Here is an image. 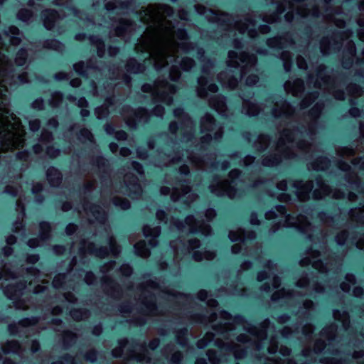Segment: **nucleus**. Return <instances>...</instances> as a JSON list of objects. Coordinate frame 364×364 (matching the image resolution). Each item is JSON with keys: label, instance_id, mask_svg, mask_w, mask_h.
<instances>
[{"label": "nucleus", "instance_id": "27", "mask_svg": "<svg viewBox=\"0 0 364 364\" xmlns=\"http://www.w3.org/2000/svg\"><path fill=\"white\" fill-rule=\"evenodd\" d=\"M2 350L5 353H13L16 354H20L21 348L18 342L11 341H9L4 346L2 347Z\"/></svg>", "mask_w": 364, "mask_h": 364}, {"label": "nucleus", "instance_id": "7", "mask_svg": "<svg viewBox=\"0 0 364 364\" xmlns=\"http://www.w3.org/2000/svg\"><path fill=\"white\" fill-rule=\"evenodd\" d=\"M228 66L232 68L240 67V77L245 75L247 70L253 68L257 63L255 55H249L242 53L238 55L235 51H230L228 53Z\"/></svg>", "mask_w": 364, "mask_h": 364}, {"label": "nucleus", "instance_id": "11", "mask_svg": "<svg viewBox=\"0 0 364 364\" xmlns=\"http://www.w3.org/2000/svg\"><path fill=\"white\" fill-rule=\"evenodd\" d=\"M161 193L163 195L171 194V199L174 201L178 200H184L186 203L189 202V198H191V200L195 198L194 194L191 192V188L188 186H181V190H178V187L174 188L172 191L169 187H162L161 188Z\"/></svg>", "mask_w": 364, "mask_h": 364}, {"label": "nucleus", "instance_id": "37", "mask_svg": "<svg viewBox=\"0 0 364 364\" xmlns=\"http://www.w3.org/2000/svg\"><path fill=\"white\" fill-rule=\"evenodd\" d=\"M267 45L271 48H283L282 38L280 37H275L270 38L267 41Z\"/></svg>", "mask_w": 364, "mask_h": 364}, {"label": "nucleus", "instance_id": "36", "mask_svg": "<svg viewBox=\"0 0 364 364\" xmlns=\"http://www.w3.org/2000/svg\"><path fill=\"white\" fill-rule=\"evenodd\" d=\"M27 58V53L25 50H20L15 58V64L18 66L23 65L26 63Z\"/></svg>", "mask_w": 364, "mask_h": 364}, {"label": "nucleus", "instance_id": "34", "mask_svg": "<svg viewBox=\"0 0 364 364\" xmlns=\"http://www.w3.org/2000/svg\"><path fill=\"white\" fill-rule=\"evenodd\" d=\"M129 176H126L124 178V181L127 183V188L132 191L134 190V191H140L141 187L138 183V179L136 177H133L132 181H128Z\"/></svg>", "mask_w": 364, "mask_h": 364}, {"label": "nucleus", "instance_id": "20", "mask_svg": "<svg viewBox=\"0 0 364 364\" xmlns=\"http://www.w3.org/2000/svg\"><path fill=\"white\" fill-rule=\"evenodd\" d=\"M210 106L220 114H225L226 105L224 98L222 97H216L210 100Z\"/></svg>", "mask_w": 364, "mask_h": 364}, {"label": "nucleus", "instance_id": "57", "mask_svg": "<svg viewBox=\"0 0 364 364\" xmlns=\"http://www.w3.org/2000/svg\"><path fill=\"white\" fill-rule=\"evenodd\" d=\"M64 279V276L58 275L55 277L53 281V284L55 287L58 288L61 286V279Z\"/></svg>", "mask_w": 364, "mask_h": 364}, {"label": "nucleus", "instance_id": "56", "mask_svg": "<svg viewBox=\"0 0 364 364\" xmlns=\"http://www.w3.org/2000/svg\"><path fill=\"white\" fill-rule=\"evenodd\" d=\"M80 134L82 136H83L85 139H87L88 141H92L93 136L88 129H82L80 132Z\"/></svg>", "mask_w": 364, "mask_h": 364}, {"label": "nucleus", "instance_id": "46", "mask_svg": "<svg viewBox=\"0 0 364 364\" xmlns=\"http://www.w3.org/2000/svg\"><path fill=\"white\" fill-rule=\"evenodd\" d=\"M40 227L42 231V237L46 238L48 236V233L50 230L49 223L43 222L41 223Z\"/></svg>", "mask_w": 364, "mask_h": 364}, {"label": "nucleus", "instance_id": "17", "mask_svg": "<svg viewBox=\"0 0 364 364\" xmlns=\"http://www.w3.org/2000/svg\"><path fill=\"white\" fill-rule=\"evenodd\" d=\"M43 18L45 27L51 30L60 18V15L54 10H46L43 12Z\"/></svg>", "mask_w": 364, "mask_h": 364}, {"label": "nucleus", "instance_id": "53", "mask_svg": "<svg viewBox=\"0 0 364 364\" xmlns=\"http://www.w3.org/2000/svg\"><path fill=\"white\" fill-rule=\"evenodd\" d=\"M90 251L100 257H104L108 254V250L106 248L100 249L99 250H90Z\"/></svg>", "mask_w": 364, "mask_h": 364}, {"label": "nucleus", "instance_id": "13", "mask_svg": "<svg viewBox=\"0 0 364 364\" xmlns=\"http://www.w3.org/2000/svg\"><path fill=\"white\" fill-rule=\"evenodd\" d=\"M319 256L320 253L318 252H314L309 257H307L301 260V264H311L314 269L318 270L319 272H327V264H324L323 262L321 261V259H317V257Z\"/></svg>", "mask_w": 364, "mask_h": 364}, {"label": "nucleus", "instance_id": "50", "mask_svg": "<svg viewBox=\"0 0 364 364\" xmlns=\"http://www.w3.org/2000/svg\"><path fill=\"white\" fill-rule=\"evenodd\" d=\"M296 63H297V65L298 67L300 68V69H306L307 68V65H306V60L304 58H302L301 56H299L297 58H296Z\"/></svg>", "mask_w": 364, "mask_h": 364}, {"label": "nucleus", "instance_id": "39", "mask_svg": "<svg viewBox=\"0 0 364 364\" xmlns=\"http://www.w3.org/2000/svg\"><path fill=\"white\" fill-rule=\"evenodd\" d=\"M213 338L212 333H207L204 338L199 340L197 343V346L199 348H203L206 346Z\"/></svg>", "mask_w": 364, "mask_h": 364}, {"label": "nucleus", "instance_id": "33", "mask_svg": "<svg viewBox=\"0 0 364 364\" xmlns=\"http://www.w3.org/2000/svg\"><path fill=\"white\" fill-rule=\"evenodd\" d=\"M355 284V277L351 274H348L346 276V282L341 284V289L345 292H348L350 289L351 285Z\"/></svg>", "mask_w": 364, "mask_h": 364}, {"label": "nucleus", "instance_id": "18", "mask_svg": "<svg viewBox=\"0 0 364 364\" xmlns=\"http://www.w3.org/2000/svg\"><path fill=\"white\" fill-rule=\"evenodd\" d=\"M26 284L20 282L16 285L9 284L4 289V293L11 299H15L22 294V291L25 289Z\"/></svg>", "mask_w": 364, "mask_h": 364}, {"label": "nucleus", "instance_id": "42", "mask_svg": "<svg viewBox=\"0 0 364 364\" xmlns=\"http://www.w3.org/2000/svg\"><path fill=\"white\" fill-rule=\"evenodd\" d=\"M291 293L289 291H286V290L284 289H282V290H280L277 292H274L273 294L272 299L277 300V299H279L280 298L291 297Z\"/></svg>", "mask_w": 364, "mask_h": 364}, {"label": "nucleus", "instance_id": "55", "mask_svg": "<svg viewBox=\"0 0 364 364\" xmlns=\"http://www.w3.org/2000/svg\"><path fill=\"white\" fill-rule=\"evenodd\" d=\"M30 129L33 131H37L40 127V122L38 119L32 120L29 122Z\"/></svg>", "mask_w": 364, "mask_h": 364}, {"label": "nucleus", "instance_id": "44", "mask_svg": "<svg viewBox=\"0 0 364 364\" xmlns=\"http://www.w3.org/2000/svg\"><path fill=\"white\" fill-rule=\"evenodd\" d=\"M108 113H109V111H108V109L107 107L102 106L101 107H97L95 109V114L98 119L105 117V116H107L108 114Z\"/></svg>", "mask_w": 364, "mask_h": 364}, {"label": "nucleus", "instance_id": "22", "mask_svg": "<svg viewBox=\"0 0 364 364\" xmlns=\"http://www.w3.org/2000/svg\"><path fill=\"white\" fill-rule=\"evenodd\" d=\"M171 245L173 248L175 249L176 254L178 255L180 251L182 252H185L190 253L191 250H193L194 249H196L200 246V242L197 239L190 238L188 240V245H184L181 250L176 248L173 243H171Z\"/></svg>", "mask_w": 364, "mask_h": 364}, {"label": "nucleus", "instance_id": "26", "mask_svg": "<svg viewBox=\"0 0 364 364\" xmlns=\"http://www.w3.org/2000/svg\"><path fill=\"white\" fill-rule=\"evenodd\" d=\"M132 30V26L131 23L127 20L122 19L119 22V25L115 30V33L117 36H123L125 33L130 32Z\"/></svg>", "mask_w": 364, "mask_h": 364}, {"label": "nucleus", "instance_id": "4", "mask_svg": "<svg viewBox=\"0 0 364 364\" xmlns=\"http://www.w3.org/2000/svg\"><path fill=\"white\" fill-rule=\"evenodd\" d=\"M279 216L284 219V226L295 227L304 233H308L311 229V224L305 216L300 215L295 218L291 215H286V209L283 205H278L275 207V210H270L265 214L267 220Z\"/></svg>", "mask_w": 364, "mask_h": 364}, {"label": "nucleus", "instance_id": "14", "mask_svg": "<svg viewBox=\"0 0 364 364\" xmlns=\"http://www.w3.org/2000/svg\"><path fill=\"white\" fill-rule=\"evenodd\" d=\"M236 28L240 33H247L250 38H255L257 35L255 22L250 18H245L242 23H237Z\"/></svg>", "mask_w": 364, "mask_h": 364}, {"label": "nucleus", "instance_id": "41", "mask_svg": "<svg viewBox=\"0 0 364 364\" xmlns=\"http://www.w3.org/2000/svg\"><path fill=\"white\" fill-rule=\"evenodd\" d=\"M75 70L80 75H85L87 72V66L84 62H79L74 65Z\"/></svg>", "mask_w": 364, "mask_h": 364}, {"label": "nucleus", "instance_id": "1", "mask_svg": "<svg viewBox=\"0 0 364 364\" xmlns=\"http://www.w3.org/2000/svg\"><path fill=\"white\" fill-rule=\"evenodd\" d=\"M5 52L9 50L0 36V149L8 151L23 146L25 132L20 119L9 109L7 84L24 83L28 80L26 73L16 76L14 65L9 63Z\"/></svg>", "mask_w": 364, "mask_h": 364}, {"label": "nucleus", "instance_id": "48", "mask_svg": "<svg viewBox=\"0 0 364 364\" xmlns=\"http://www.w3.org/2000/svg\"><path fill=\"white\" fill-rule=\"evenodd\" d=\"M132 63H136L135 60H132L127 64V70L133 73H139L143 70V68L140 65H137L136 68H132L131 65Z\"/></svg>", "mask_w": 364, "mask_h": 364}, {"label": "nucleus", "instance_id": "6", "mask_svg": "<svg viewBox=\"0 0 364 364\" xmlns=\"http://www.w3.org/2000/svg\"><path fill=\"white\" fill-rule=\"evenodd\" d=\"M240 175L239 170H232L229 174V179L217 181L215 185L213 183L210 186L211 192L217 196H227L230 198H234L237 195L236 179L239 178Z\"/></svg>", "mask_w": 364, "mask_h": 364}, {"label": "nucleus", "instance_id": "59", "mask_svg": "<svg viewBox=\"0 0 364 364\" xmlns=\"http://www.w3.org/2000/svg\"><path fill=\"white\" fill-rule=\"evenodd\" d=\"M188 160L191 164H194L196 167H198V168L202 167L200 161L198 159L196 158L195 156L188 157Z\"/></svg>", "mask_w": 364, "mask_h": 364}, {"label": "nucleus", "instance_id": "60", "mask_svg": "<svg viewBox=\"0 0 364 364\" xmlns=\"http://www.w3.org/2000/svg\"><path fill=\"white\" fill-rule=\"evenodd\" d=\"M326 41L325 39H323L321 43V50L323 54H327L329 53L331 48H327L326 46Z\"/></svg>", "mask_w": 364, "mask_h": 364}, {"label": "nucleus", "instance_id": "47", "mask_svg": "<svg viewBox=\"0 0 364 364\" xmlns=\"http://www.w3.org/2000/svg\"><path fill=\"white\" fill-rule=\"evenodd\" d=\"M4 279L5 280H9L10 279H15V274L13 272L4 270L0 272V279Z\"/></svg>", "mask_w": 364, "mask_h": 364}, {"label": "nucleus", "instance_id": "24", "mask_svg": "<svg viewBox=\"0 0 364 364\" xmlns=\"http://www.w3.org/2000/svg\"><path fill=\"white\" fill-rule=\"evenodd\" d=\"M47 177L52 186H58L60 183V173L55 168L48 169Z\"/></svg>", "mask_w": 364, "mask_h": 364}, {"label": "nucleus", "instance_id": "3", "mask_svg": "<svg viewBox=\"0 0 364 364\" xmlns=\"http://www.w3.org/2000/svg\"><path fill=\"white\" fill-rule=\"evenodd\" d=\"M297 149L303 151H309L305 141H295V132L289 129H285L282 132L277 143V151L279 156L265 157L262 164L267 166H273L278 164L282 157L286 159L293 158L295 156L294 149Z\"/></svg>", "mask_w": 364, "mask_h": 364}, {"label": "nucleus", "instance_id": "15", "mask_svg": "<svg viewBox=\"0 0 364 364\" xmlns=\"http://www.w3.org/2000/svg\"><path fill=\"white\" fill-rule=\"evenodd\" d=\"M198 94L200 97H206L208 91L212 93H215L218 91V86L213 83H209V81L204 76L198 79Z\"/></svg>", "mask_w": 364, "mask_h": 364}, {"label": "nucleus", "instance_id": "21", "mask_svg": "<svg viewBox=\"0 0 364 364\" xmlns=\"http://www.w3.org/2000/svg\"><path fill=\"white\" fill-rule=\"evenodd\" d=\"M227 75V73H220L218 77V80L223 86L230 89H234L238 84V77L236 76H230L225 80V78L228 77Z\"/></svg>", "mask_w": 364, "mask_h": 364}, {"label": "nucleus", "instance_id": "62", "mask_svg": "<svg viewBox=\"0 0 364 364\" xmlns=\"http://www.w3.org/2000/svg\"><path fill=\"white\" fill-rule=\"evenodd\" d=\"M198 297L201 301H205L208 299V294L205 290H201L198 292Z\"/></svg>", "mask_w": 364, "mask_h": 364}, {"label": "nucleus", "instance_id": "25", "mask_svg": "<svg viewBox=\"0 0 364 364\" xmlns=\"http://www.w3.org/2000/svg\"><path fill=\"white\" fill-rule=\"evenodd\" d=\"M243 111L247 115L255 116L259 113V108L256 104L244 100Z\"/></svg>", "mask_w": 364, "mask_h": 364}, {"label": "nucleus", "instance_id": "28", "mask_svg": "<svg viewBox=\"0 0 364 364\" xmlns=\"http://www.w3.org/2000/svg\"><path fill=\"white\" fill-rule=\"evenodd\" d=\"M136 254L142 257H147L150 255L149 248L144 241H139L134 245Z\"/></svg>", "mask_w": 364, "mask_h": 364}, {"label": "nucleus", "instance_id": "61", "mask_svg": "<svg viewBox=\"0 0 364 364\" xmlns=\"http://www.w3.org/2000/svg\"><path fill=\"white\" fill-rule=\"evenodd\" d=\"M77 230V226L74 224H69L67 227H66V233L68 235H72L73 233H74Z\"/></svg>", "mask_w": 364, "mask_h": 364}, {"label": "nucleus", "instance_id": "45", "mask_svg": "<svg viewBox=\"0 0 364 364\" xmlns=\"http://www.w3.org/2000/svg\"><path fill=\"white\" fill-rule=\"evenodd\" d=\"M31 16V11L28 10H26V9L21 10L18 14V18L23 21H28L30 19Z\"/></svg>", "mask_w": 364, "mask_h": 364}, {"label": "nucleus", "instance_id": "8", "mask_svg": "<svg viewBox=\"0 0 364 364\" xmlns=\"http://www.w3.org/2000/svg\"><path fill=\"white\" fill-rule=\"evenodd\" d=\"M173 225L182 231L188 230L191 232H200L204 235H208L211 230L208 224L203 221L198 220L193 216L187 217L184 224L179 221H176L173 223Z\"/></svg>", "mask_w": 364, "mask_h": 364}, {"label": "nucleus", "instance_id": "12", "mask_svg": "<svg viewBox=\"0 0 364 364\" xmlns=\"http://www.w3.org/2000/svg\"><path fill=\"white\" fill-rule=\"evenodd\" d=\"M294 192L300 200H306L310 198V193L313 189V182L295 181L293 183Z\"/></svg>", "mask_w": 364, "mask_h": 364}, {"label": "nucleus", "instance_id": "51", "mask_svg": "<svg viewBox=\"0 0 364 364\" xmlns=\"http://www.w3.org/2000/svg\"><path fill=\"white\" fill-rule=\"evenodd\" d=\"M282 60H284V68L286 70H288L289 63L291 61V57L289 53H283L282 55Z\"/></svg>", "mask_w": 364, "mask_h": 364}, {"label": "nucleus", "instance_id": "58", "mask_svg": "<svg viewBox=\"0 0 364 364\" xmlns=\"http://www.w3.org/2000/svg\"><path fill=\"white\" fill-rule=\"evenodd\" d=\"M132 165L133 169L134 171H136V173H138L139 174L143 173V168L140 164H139L137 162H133Z\"/></svg>", "mask_w": 364, "mask_h": 364}, {"label": "nucleus", "instance_id": "64", "mask_svg": "<svg viewBox=\"0 0 364 364\" xmlns=\"http://www.w3.org/2000/svg\"><path fill=\"white\" fill-rule=\"evenodd\" d=\"M115 137L119 140H124L127 139V134L124 131H119L116 132Z\"/></svg>", "mask_w": 364, "mask_h": 364}, {"label": "nucleus", "instance_id": "38", "mask_svg": "<svg viewBox=\"0 0 364 364\" xmlns=\"http://www.w3.org/2000/svg\"><path fill=\"white\" fill-rule=\"evenodd\" d=\"M114 203L116 206L120 207L123 210H127L130 207V203L128 200L121 198H115Z\"/></svg>", "mask_w": 364, "mask_h": 364}, {"label": "nucleus", "instance_id": "52", "mask_svg": "<svg viewBox=\"0 0 364 364\" xmlns=\"http://www.w3.org/2000/svg\"><path fill=\"white\" fill-rule=\"evenodd\" d=\"M46 153L50 157H55L59 154V150L55 149L53 147H47Z\"/></svg>", "mask_w": 364, "mask_h": 364}, {"label": "nucleus", "instance_id": "5", "mask_svg": "<svg viewBox=\"0 0 364 364\" xmlns=\"http://www.w3.org/2000/svg\"><path fill=\"white\" fill-rule=\"evenodd\" d=\"M141 89L144 92H150L155 100L161 101L167 105L172 103V95L176 90L173 85L164 80H159L154 85L145 84Z\"/></svg>", "mask_w": 364, "mask_h": 364}, {"label": "nucleus", "instance_id": "29", "mask_svg": "<svg viewBox=\"0 0 364 364\" xmlns=\"http://www.w3.org/2000/svg\"><path fill=\"white\" fill-rule=\"evenodd\" d=\"M272 114L275 117H279L282 115L289 117L291 114V112L289 108V105L286 103H282L281 107L279 109V105H277L276 107L272 110Z\"/></svg>", "mask_w": 364, "mask_h": 364}, {"label": "nucleus", "instance_id": "35", "mask_svg": "<svg viewBox=\"0 0 364 364\" xmlns=\"http://www.w3.org/2000/svg\"><path fill=\"white\" fill-rule=\"evenodd\" d=\"M295 83H296L297 87L295 90H291L290 87H289L290 82H287L285 83L286 90L287 92H291L293 95H296L299 92L302 91L304 89V83H303L302 80H297L295 82Z\"/></svg>", "mask_w": 364, "mask_h": 364}, {"label": "nucleus", "instance_id": "19", "mask_svg": "<svg viewBox=\"0 0 364 364\" xmlns=\"http://www.w3.org/2000/svg\"><path fill=\"white\" fill-rule=\"evenodd\" d=\"M144 235L146 237H151V238L149 240V245L151 247H154L156 245V237L159 235L161 232V229L159 227L150 228L148 225L144 226L143 229Z\"/></svg>", "mask_w": 364, "mask_h": 364}, {"label": "nucleus", "instance_id": "43", "mask_svg": "<svg viewBox=\"0 0 364 364\" xmlns=\"http://www.w3.org/2000/svg\"><path fill=\"white\" fill-rule=\"evenodd\" d=\"M348 237V232L346 231H343V232H340L339 234H338L336 240L338 245H343L347 242Z\"/></svg>", "mask_w": 364, "mask_h": 364}, {"label": "nucleus", "instance_id": "31", "mask_svg": "<svg viewBox=\"0 0 364 364\" xmlns=\"http://www.w3.org/2000/svg\"><path fill=\"white\" fill-rule=\"evenodd\" d=\"M193 257L196 261H201L203 259L211 260L215 257V253L211 251H205L203 253H201L200 251H195Z\"/></svg>", "mask_w": 364, "mask_h": 364}, {"label": "nucleus", "instance_id": "9", "mask_svg": "<svg viewBox=\"0 0 364 364\" xmlns=\"http://www.w3.org/2000/svg\"><path fill=\"white\" fill-rule=\"evenodd\" d=\"M202 132H207L202 137V143H206L213 138L218 139L222 136L223 132L220 127H218L215 119L210 114H205L201 120Z\"/></svg>", "mask_w": 364, "mask_h": 364}, {"label": "nucleus", "instance_id": "30", "mask_svg": "<svg viewBox=\"0 0 364 364\" xmlns=\"http://www.w3.org/2000/svg\"><path fill=\"white\" fill-rule=\"evenodd\" d=\"M9 33L12 35V36L5 35L6 38L10 41L12 46L18 44L21 41L20 38L17 36L19 34L18 29L15 26H11L9 28Z\"/></svg>", "mask_w": 364, "mask_h": 364}, {"label": "nucleus", "instance_id": "49", "mask_svg": "<svg viewBox=\"0 0 364 364\" xmlns=\"http://www.w3.org/2000/svg\"><path fill=\"white\" fill-rule=\"evenodd\" d=\"M258 81V77L257 75H250L247 77V80H246V83L247 85L251 86V85H253L255 84H256V82Z\"/></svg>", "mask_w": 364, "mask_h": 364}, {"label": "nucleus", "instance_id": "10", "mask_svg": "<svg viewBox=\"0 0 364 364\" xmlns=\"http://www.w3.org/2000/svg\"><path fill=\"white\" fill-rule=\"evenodd\" d=\"M283 3L285 4H288L289 11L285 14V18L287 21H291L293 19L294 14H297L302 17L312 15L314 16H318V11L317 9H314L311 11L309 9L302 8L303 4L301 5H296L297 0H293V1H287L284 0Z\"/></svg>", "mask_w": 364, "mask_h": 364}, {"label": "nucleus", "instance_id": "16", "mask_svg": "<svg viewBox=\"0 0 364 364\" xmlns=\"http://www.w3.org/2000/svg\"><path fill=\"white\" fill-rule=\"evenodd\" d=\"M312 195L315 199H321V198H323L324 196H331L332 197H333L335 198H341V193H337L336 191L333 192L332 190L331 189V188L328 185H326L323 183H319V188L315 189L313 191Z\"/></svg>", "mask_w": 364, "mask_h": 364}, {"label": "nucleus", "instance_id": "63", "mask_svg": "<svg viewBox=\"0 0 364 364\" xmlns=\"http://www.w3.org/2000/svg\"><path fill=\"white\" fill-rule=\"evenodd\" d=\"M121 271L125 276H129L132 273V269L129 265H123L121 267Z\"/></svg>", "mask_w": 364, "mask_h": 364}, {"label": "nucleus", "instance_id": "40", "mask_svg": "<svg viewBox=\"0 0 364 364\" xmlns=\"http://www.w3.org/2000/svg\"><path fill=\"white\" fill-rule=\"evenodd\" d=\"M181 75L180 70L176 64L172 65L170 68L169 76L172 81H176Z\"/></svg>", "mask_w": 364, "mask_h": 364}, {"label": "nucleus", "instance_id": "54", "mask_svg": "<svg viewBox=\"0 0 364 364\" xmlns=\"http://www.w3.org/2000/svg\"><path fill=\"white\" fill-rule=\"evenodd\" d=\"M164 113V108L161 105H157L153 110V114L158 117L163 116Z\"/></svg>", "mask_w": 364, "mask_h": 364}, {"label": "nucleus", "instance_id": "2", "mask_svg": "<svg viewBox=\"0 0 364 364\" xmlns=\"http://www.w3.org/2000/svg\"><path fill=\"white\" fill-rule=\"evenodd\" d=\"M159 30L162 31L161 36L158 39L154 51L150 52L149 48H146L150 57L154 63L155 68L159 70L170 63H179L181 68L188 70L194 65V61L189 58H183L178 60V53H188L191 45L188 43L187 34L184 29H178L173 31L170 26H164L159 24Z\"/></svg>", "mask_w": 364, "mask_h": 364}, {"label": "nucleus", "instance_id": "23", "mask_svg": "<svg viewBox=\"0 0 364 364\" xmlns=\"http://www.w3.org/2000/svg\"><path fill=\"white\" fill-rule=\"evenodd\" d=\"M229 237L232 241L239 240L244 243L246 239L255 237V234L252 232L248 236H246L245 231L240 229L237 231L231 230L229 233Z\"/></svg>", "mask_w": 364, "mask_h": 364}, {"label": "nucleus", "instance_id": "32", "mask_svg": "<svg viewBox=\"0 0 364 364\" xmlns=\"http://www.w3.org/2000/svg\"><path fill=\"white\" fill-rule=\"evenodd\" d=\"M90 212L92 214L93 217L97 221L100 223H105L106 220V214L104 210H100L99 207L94 206L90 210Z\"/></svg>", "mask_w": 364, "mask_h": 364}]
</instances>
